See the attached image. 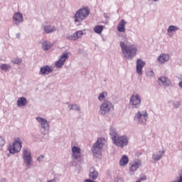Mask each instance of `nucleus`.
I'll return each mask as SVG.
<instances>
[{
	"label": "nucleus",
	"mask_w": 182,
	"mask_h": 182,
	"mask_svg": "<svg viewBox=\"0 0 182 182\" xmlns=\"http://www.w3.org/2000/svg\"><path fill=\"white\" fill-rule=\"evenodd\" d=\"M159 85L170 86V85H171V81L167 77L162 76L159 78Z\"/></svg>",
	"instance_id": "obj_21"
},
{
	"label": "nucleus",
	"mask_w": 182,
	"mask_h": 182,
	"mask_svg": "<svg viewBox=\"0 0 182 182\" xmlns=\"http://www.w3.org/2000/svg\"><path fill=\"white\" fill-rule=\"evenodd\" d=\"M127 23V22L124 19H122L117 27L118 32H126Z\"/></svg>",
	"instance_id": "obj_22"
},
{
	"label": "nucleus",
	"mask_w": 182,
	"mask_h": 182,
	"mask_svg": "<svg viewBox=\"0 0 182 182\" xmlns=\"http://www.w3.org/2000/svg\"><path fill=\"white\" fill-rule=\"evenodd\" d=\"M43 31L45 32V33L49 34L56 32V31H58V28H56V26L52 24H46L43 25Z\"/></svg>",
	"instance_id": "obj_17"
},
{
	"label": "nucleus",
	"mask_w": 182,
	"mask_h": 182,
	"mask_svg": "<svg viewBox=\"0 0 182 182\" xmlns=\"http://www.w3.org/2000/svg\"><path fill=\"white\" fill-rule=\"evenodd\" d=\"M105 143L106 139L103 137L97 139L91 149L94 157L96 159H100L102 157V150H103V146H105Z\"/></svg>",
	"instance_id": "obj_2"
},
{
	"label": "nucleus",
	"mask_w": 182,
	"mask_h": 182,
	"mask_svg": "<svg viewBox=\"0 0 182 182\" xmlns=\"http://www.w3.org/2000/svg\"><path fill=\"white\" fill-rule=\"evenodd\" d=\"M113 109H114L113 103L109 100H105L100 105L99 112L101 116H106V114L110 113Z\"/></svg>",
	"instance_id": "obj_6"
},
{
	"label": "nucleus",
	"mask_w": 182,
	"mask_h": 182,
	"mask_svg": "<svg viewBox=\"0 0 182 182\" xmlns=\"http://www.w3.org/2000/svg\"><path fill=\"white\" fill-rule=\"evenodd\" d=\"M84 182H95V181L92 178H88V179H85Z\"/></svg>",
	"instance_id": "obj_39"
},
{
	"label": "nucleus",
	"mask_w": 182,
	"mask_h": 182,
	"mask_svg": "<svg viewBox=\"0 0 182 182\" xmlns=\"http://www.w3.org/2000/svg\"><path fill=\"white\" fill-rule=\"evenodd\" d=\"M90 11L87 7H85L77 10L74 16V22L77 26L82 25L85 19L89 16Z\"/></svg>",
	"instance_id": "obj_3"
},
{
	"label": "nucleus",
	"mask_w": 182,
	"mask_h": 182,
	"mask_svg": "<svg viewBox=\"0 0 182 182\" xmlns=\"http://www.w3.org/2000/svg\"><path fill=\"white\" fill-rule=\"evenodd\" d=\"M82 35H84L83 31H77L74 33V38H75V41H77V39L82 38Z\"/></svg>",
	"instance_id": "obj_30"
},
{
	"label": "nucleus",
	"mask_w": 182,
	"mask_h": 182,
	"mask_svg": "<svg viewBox=\"0 0 182 182\" xmlns=\"http://www.w3.org/2000/svg\"><path fill=\"white\" fill-rule=\"evenodd\" d=\"M1 182H6V179L3 178V179L1 180Z\"/></svg>",
	"instance_id": "obj_43"
},
{
	"label": "nucleus",
	"mask_w": 182,
	"mask_h": 182,
	"mask_svg": "<svg viewBox=\"0 0 182 182\" xmlns=\"http://www.w3.org/2000/svg\"><path fill=\"white\" fill-rule=\"evenodd\" d=\"M94 32H95V33H97L98 35H100V33L103 32V26L102 25L95 26L94 27Z\"/></svg>",
	"instance_id": "obj_28"
},
{
	"label": "nucleus",
	"mask_w": 182,
	"mask_h": 182,
	"mask_svg": "<svg viewBox=\"0 0 182 182\" xmlns=\"http://www.w3.org/2000/svg\"><path fill=\"white\" fill-rule=\"evenodd\" d=\"M173 107H175V109H178V107H180V102L176 101L173 102Z\"/></svg>",
	"instance_id": "obj_36"
},
{
	"label": "nucleus",
	"mask_w": 182,
	"mask_h": 182,
	"mask_svg": "<svg viewBox=\"0 0 182 182\" xmlns=\"http://www.w3.org/2000/svg\"><path fill=\"white\" fill-rule=\"evenodd\" d=\"M89 177L91 180H97L99 177V172L95 168V167H91L90 168Z\"/></svg>",
	"instance_id": "obj_20"
},
{
	"label": "nucleus",
	"mask_w": 182,
	"mask_h": 182,
	"mask_svg": "<svg viewBox=\"0 0 182 182\" xmlns=\"http://www.w3.org/2000/svg\"><path fill=\"white\" fill-rule=\"evenodd\" d=\"M166 153V151H159L152 154V159L155 161H160L161 160V158L163 157V155Z\"/></svg>",
	"instance_id": "obj_19"
},
{
	"label": "nucleus",
	"mask_w": 182,
	"mask_h": 182,
	"mask_svg": "<svg viewBox=\"0 0 182 182\" xmlns=\"http://www.w3.org/2000/svg\"><path fill=\"white\" fill-rule=\"evenodd\" d=\"M72 157L75 160H77L82 157V149L80 147L74 146L72 147Z\"/></svg>",
	"instance_id": "obj_13"
},
{
	"label": "nucleus",
	"mask_w": 182,
	"mask_h": 182,
	"mask_svg": "<svg viewBox=\"0 0 182 182\" xmlns=\"http://www.w3.org/2000/svg\"><path fill=\"white\" fill-rule=\"evenodd\" d=\"M107 96V92H103L100 94V95L98 97V100H100V102H103V100H105V99H106Z\"/></svg>",
	"instance_id": "obj_32"
},
{
	"label": "nucleus",
	"mask_w": 182,
	"mask_h": 182,
	"mask_svg": "<svg viewBox=\"0 0 182 182\" xmlns=\"http://www.w3.org/2000/svg\"><path fill=\"white\" fill-rule=\"evenodd\" d=\"M129 163V156L124 155L119 160V166L121 167H123L124 166H126Z\"/></svg>",
	"instance_id": "obj_26"
},
{
	"label": "nucleus",
	"mask_w": 182,
	"mask_h": 182,
	"mask_svg": "<svg viewBox=\"0 0 182 182\" xmlns=\"http://www.w3.org/2000/svg\"><path fill=\"white\" fill-rule=\"evenodd\" d=\"M122 53L125 59H132L137 55V46L134 44H127L124 41L119 43Z\"/></svg>",
	"instance_id": "obj_1"
},
{
	"label": "nucleus",
	"mask_w": 182,
	"mask_h": 182,
	"mask_svg": "<svg viewBox=\"0 0 182 182\" xmlns=\"http://www.w3.org/2000/svg\"><path fill=\"white\" fill-rule=\"evenodd\" d=\"M114 182H123V178L120 177H117L114 178Z\"/></svg>",
	"instance_id": "obj_38"
},
{
	"label": "nucleus",
	"mask_w": 182,
	"mask_h": 182,
	"mask_svg": "<svg viewBox=\"0 0 182 182\" xmlns=\"http://www.w3.org/2000/svg\"><path fill=\"white\" fill-rule=\"evenodd\" d=\"M0 69L4 72H9V70H11V65L8 64H1Z\"/></svg>",
	"instance_id": "obj_29"
},
{
	"label": "nucleus",
	"mask_w": 182,
	"mask_h": 182,
	"mask_svg": "<svg viewBox=\"0 0 182 182\" xmlns=\"http://www.w3.org/2000/svg\"><path fill=\"white\" fill-rule=\"evenodd\" d=\"M21 149L22 140L18 137L14 139L13 144L9 146V151L11 154H16V153H19Z\"/></svg>",
	"instance_id": "obj_8"
},
{
	"label": "nucleus",
	"mask_w": 182,
	"mask_h": 182,
	"mask_svg": "<svg viewBox=\"0 0 182 182\" xmlns=\"http://www.w3.org/2000/svg\"><path fill=\"white\" fill-rule=\"evenodd\" d=\"M140 167H141V161H134L129 164V171H131V173H134L135 171H137V169Z\"/></svg>",
	"instance_id": "obj_15"
},
{
	"label": "nucleus",
	"mask_w": 182,
	"mask_h": 182,
	"mask_svg": "<svg viewBox=\"0 0 182 182\" xmlns=\"http://www.w3.org/2000/svg\"><path fill=\"white\" fill-rule=\"evenodd\" d=\"M139 180L140 181L147 180V178L146 176H143V177H141Z\"/></svg>",
	"instance_id": "obj_40"
},
{
	"label": "nucleus",
	"mask_w": 182,
	"mask_h": 182,
	"mask_svg": "<svg viewBox=\"0 0 182 182\" xmlns=\"http://www.w3.org/2000/svg\"><path fill=\"white\" fill-rule=\"evenodd\" d=\"M109 136H111L112 141L119 136L117 131L113 127H111L109 129Z\"/></svg>",
	"instance_id": "obj_25"
},
{
	"label": "nucleus",
	"mask_w": 182,
	"mask_h": 182,
	"mask_svg": "<svg viewBox=\"0 0 182 182\" xmlns=\"http://www.w3.org/2000/svg\"><path fill=\"white\" fill-rule=\"evenodd\" d=\"M67 39H68V41H76L75 38V34L67 36Z\"/></svg>",
	"instance_id": "obj_35"
},
{
	"label": "nucleus",
	"mask_w": 182,
	"mask_h": 182,
	"mask_svg": "<svg viewBox=\"0 0 182 182\" xmlns=\"http://www.w3.org/2000/svg\"><path fill=\"white\" fill-rule=\"evenodd\" d=\"M17 39H19L21 38V33H18L16 35Z\"/></svg>",
	"instance_id": "obj_41"
},
{
	"label": "nucleus",
	"mask_w": 182,
	"mask_h": 182,
	"mask_svg": "<svg viewBox=\"0 0 182 182\" xmlns=\"http://www.w3.org/2000/svg\"><path fill=\"white\" fill-rule=\"evenodd\" d=\"M23 22V15L21 12H16L13 16V23L14 25H20Z\"/></svg>",
	"instance_id": "obj_14"
},
{
	"label": "nucleus",
	"mask_w": 182,
	"mask_h": 182,
	"mask_svg": "<svg viewBox=\"0 0 182 182\" xmlns=\"http://www.w3.org/2000/svg\"><path fill=\"white\" fill-rule=\"evenodd\" d=\"M178 27L176 26H169L168 29H167V32L168 33H170L171 32H176V31H178Z\"/></svg>",
	"instance_id": "obj_31"
},
{
	"label": "nucleus",
	"mask_w": 182,
	"mask_h": 182,
	"mask_svg": "<svg viewBox=\"0 0 182 182\" xmlns=\"http://www.w3.org/2000/svg\"><path fill=\"white\" fill-rule=\"evenodd\" d=\"M68 107L70 110H75V112L80 111V107L76 104H70L69 102L67 103Z\"/></svg>",
	"instance_id": "obj_27"
},
{
	"label": "nucleus",
	"mask_w": 182,
	"mask_h": 182,
	"mask_svg": "<svg viewBox=\"0 0 182 182\" xmlns=\"http://www.w3.org/2000/svg\"><path fill=\"white\" fill-rule=\"evenodd\" d=\"M129 106L132 109H139L141 106V96L137 93H134L129 97Z\"/></svg>",
	"instance_id": "obj_7"
},
{
	"label": "nucleus",
	"mask_w": 182,
	"mask_h": 182,
	"mask_svg": "<svg viewBox=\"0 0 182 182\" xmlns=\"http://www.w3.org/2000/svg\"><path fill=\"white\" fill-rule=\"evenodd\" d=\"M28 103V100H26V98L24 97H21L17 100V106L18 107H22L23 106H26V105Z\"/></svg>",
	"instance_id": "obj_24"
},
{
	"label": "nucleus",
	"mask_w": 182,
	"mask_h": 182,
	"mask_svg": "<svg viewBox=\"0 0 182 182\" xmlns=\"http://www.w3.org/2000/svg\"><path fill=\"white\" fill-rule=\"evenodd\" d=\"M45 159V156H43V155H41L40 156H38V158H37V161H42V160H43Z\"/></svg>",
	"instance_id": "obj_37"
},
{
	"label": "nucleus",
	"mask_w": 182,
	"mask_h": 182,
	"mask_svg": "<svg viewBox=\"0 0 182 182\" xmlns=\"http://www.w3.org/2000/svg\"><path fill=\"white\" fill-rule=\"evenodd\" d=\"M22 159L23 164H26L27 168H31L32 163H33V158H32V152L28 148L22 149Z\"/></svg>",
	"instance_id": "obj_4"
},
{
	"label": "nucleus",
	"mask_w": 182,
	"mask_h": 182,
	"mask_svg": "<svg viewBox=\"0 0 182 182\" xmlns=\"http://www.w3.org/2000/svg\"><path fill=\"white\" fill-rule=\"evenodd\" d=\"M170 59V55L168 54H161L159 55L157 60L161 65H164V63L168 62Z\"/></svg>",
	"instance_id": "obj_18"
},
{
	"label": "nucleus",
	"mask_w": 182,
	"mask_h": 182,
	"mask_svg": "<svg viewBox=\"0 0 182 182\" xmlns=\"http://www.w3.org/2000/svg\"><path fill=\"white\" fill-rule=\"evenodd\" d=\"M68 59H69V53H63L62 55L58 59V60H57L55 63V65L57 69H60V68H62V66L65 65V63L66 62V60H68Z\"/></svg>",
	"instance_id": "obj_11"
},
{
	"label": "nucleus",
	"mask_w": 182,
	"mask_h": 182,
	"mask_svg": "<svg viewBox=\"0 0 182 182\" xmlns=\"http://www.w3.org/2000/svg\"><path fill=\"white\" fill-rule=\"evenodd\" d=\"M11 63H13L14 65H21L22 63V58H16L11 60Z\"/></svg>",
	"instance_id": "obj_33"
},
{
	"label": "nucleus",
	"mask_w": 182,
	"mask_h": 182,
	"mask_svg": "<svg viewBox=\"0 0 182 182\" xmlns=\"http://www.w3.org/2000/svg\"><path fill=\"white\" fill-rule=\"evenodd\" d=\"M36 120L41 124V127L43 129V134L49 133V131L50 130V122L49 121L41 117H37Z\"/></svg>",
	"instance_id": "obj_10"
},
{
	"label": "nucleus",
	"mask_w": 182,
	"mask_h": 182,
	"mask_svg": "<svg viewBox=\"0 0 182 182\" xmlns=\"http://www.w3.org/2000/svg\"><path fill=\"white\" fill-rule=\"evenodd\" d=\"M41 45L43 50H49V49H51L52 46H53V44L48 41H43Z\"/></svg>",
	"instance_id": "obj_23"
},
{
	"label": "nucleus",
	"mask_w": 182,
	"mask_h": 182,
	"mask_svg": "<svg viewBox=\"0 0 182 182\" xmlns=\"http://www.w3.org/2000/svg\"><path fill=\"white\" fill-rule=\"evenodd\" d=\"M53 72V67L49 65H43L40 68L39 75L45 76V75H50Z\"/></svg>",
	"instance_id": "obj_16"
},
{
	"label": "nucleus",
	"mask_w": 182,
	"mask_h": 182,
	"mask_svg": "<svg viewBox=\"0 0 182 182\" xmlns=\"http://www.w3.org/2000/svg\"><path fill=\"white\" fill-rule=\"evenodd\" d=\"M113 143L117 147L123 149L129 144V137L126 135L118 136L114 141Z\"/></svg>",
	"instance_id": "obj_9"
},
{
	"label": "nucleus",
	"mask_w": 182,
	"mask_h": 182,
	"mask_svg": "<svg viewBox=\"0 0 182 182\" xmlns=\"http://www.w3.org/2000/svg\"><path fill=\"white\" fill-rule=\"evenodd\" d=\"M149 112H147V110L138 111L134 117V120L135 122H137L138 124L146 126V124H147Z\"/></svg>",
	"instance_id": "obj_5"
},
{
	"label": "nucleus",
	"mask_w": 182,
	"mask_h": 182,
	"mask_svg": "<svg viewBox=\"0 0 182 182\" xmlns=\"http://www.w3.org/2000/svg\"><path fill=\"white\" fill-rule=\"evenodd\" d=\"M146 66V62H144L143 60L138 58L136 60V73L139 75L141 76L143 75V68Z\"/></svg>",
	"instance_id": "obj_12"
},
{
	"label": "nucleus",
	"mask_w": 182,
	"mask_h": 182,
	"mask_svg": "<svg viewBox=\"0 0 182 182\" xmlns=\"http://www.w3.org/2000/svg\"><path fill=\"white\" fill-rule=\"evenodd\" d=\"M146 76H147V77H149L150 79H151V77H154V76H155L154 72L153 70H149V71L146 72Z\"/></svg>",
	"instance_id": "obj_34"
},
{
	"label": "nucleus",
	"mask_w": 182,
	"mask_h": 182,
	"mask_svg": "<svg viewBox=\"0 0 182 182\" xmlns=\"http://www.w3.org/2000/svg\"><path fill=\"white\" fill-rule=\"evenodd\" d=\"M178 86H179V87H181V89H182V82L181 81L179 82Z\"/></svg>",
	"instance_id": "obj_42"
},
{
	"label": "nucleus",
	"mask_w": 182,
	"mask_h": 182,
	"mask_svg": "<svg viewBox=\"0 0 182 182\" xmlns=\"http://www.w3.org/2000/svg\"><path fill=\"white\" fill-rule=\"evenodd\" d=\"M154 2H159V0H153Z\"/></svg>",
	"instance_id": "obj_44"
}]
</instances>
